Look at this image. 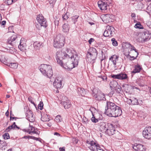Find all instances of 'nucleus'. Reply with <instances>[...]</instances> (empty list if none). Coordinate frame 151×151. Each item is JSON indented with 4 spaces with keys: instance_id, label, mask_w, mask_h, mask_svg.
I'll return each mask as SVG.
<instances>
[{
    "instance_id": "nucleus-1",
    "label": "nucleus",
    "mask_w": 151,
    "mask_h": 151,
    "mask_svg": "<svg viewBox=\"0 0 151 151\" xmlns=\"http://www.w3.org/2000/svg\"><path fill=\"white\" fill-rule=\"evenodd\" d=\"M56 59L57 63L65 69H70L77 66L79 57L72 48H66L65 51L57 52Z\"/></svg>"
},
{
    "instance_id": "nucleus-2",
    "label": "nucleus",
    "mask_w": 151,
    "mask_h": 151,
    "mask_svg": "<svg viewBox=\"0 0 151 151\" xmlns=\"http://www.w3.org/2000/svg\"><path fill=\"white\" fill-rule=\"evenodd\" d=\"M38 68L45 76L50 78L52 76L53 73L51 66L50 65L42 64Z\"/></svg>"
},
{
    "instance_id": "nucleus-3",
    "label": "nucleus",
    "mask_w": 151,
    "mask_h": 151,
    "mask_svg": "<svg viewBox=\"0 0 151 151\" xmlns=\"http://www.w3.org/2000/svg\"><path fill=\"white\" fill-rule=\"evenodd\" d=\"M116 107L117 106L114 103L107 101L104 113L108 116L112 117L113 113L115 112Z\"/></svg>"
},
{
    "instance_id": "nucleus-4",
    "label": "nucleus",
    "mask_w": 151,
    "mask_h": 151,
    "mask_svg": "<svg viewBox=\"0 0 151 151\" xmlns=\"http://www.w3.org/2000/svg\"><path fill=\"white\" fill-rule=\"evenodd\" d=\"M54 46L56 48H60L64 45L65 38L63 35H58L54 39Z\"/></svg>"
},
{
    "instance_id": "nucleus-5",
    "label": "nucleus",
    "mask_w": 151,
    "mask_h": 151,
    "mask_svg": "<svg viewBox=\"0 0 151 151\" xmlns=\"http://www.w3.org/2000/svg\"><path fill=\"white\" fill-rule=\"evenodd\" d=\"M86 145L92 151H104L99 145L93 141L87 140Z\"/></svg>"
},
{
    "instance_id": "nucleus-6",
    "label": "nucleus",
    "mask_w": 151,
    "mask_h": 151,
    "mask_svg": "<svg viewBox=\"0 0 151 151\" xmlns=\"http://www.w3.org/2000/svg\"><path fill=\"white\" fill-rule=\"evenodd\" d=\"M92 94L96 99L99 101L106 100L104 94L100 91H98L96 88L93 89Z\"/></svg>"
},
{
    "instance_id": "nucleus-7",
    "label": "nucleus",
    "mask_w": 151,
    "mask_h": 151,
    "mask_svg": "<svg viewBox=\"0 0 151 151\" xmlns=\"http://www.w3.org/2000/svg\"><path fill=\"white\" fill-rule=\"evenodd\" d=\"M151 38V32L148 31H146L141 35L139 38L140 42L143 43L149 40Z\"/></svg>"
},
{
    "instance_id": "nucleus-8",
    "label": "nucleus",
    "mask_w": 151,
    "mask_h": 151,
    "mask_svg": "<svg viewBox=\"0 0 151 151\" xmlns=\"http://www.w3.org/2000/svg\"><path fill=\"white\" fill-rule=\"evenodd\" d=\"M115 30L114 28L113 27L108 26L106 27L103 35L106 37H111L115 34Z\"/></svg>"
},
{
    "instance_id": "nucleus-9",
    "label": "nucleus",
    "mask_w": 151,
    "mask_h": 151,
    "mask_svg": "<svg viewBox=\"0 0 151 151\" xmlns=\"http://www.w3.org/2000/svg\"><path fill=\"white\" fill-rule=\"evenodd\" d=\"M106 134H107L109 136H111L114 134L116 133L117 134L119 135H120V134L118 131L115 130L114 127L113 125L111 124H109V127L108 129L105 131Z\"/></svg>"
},
{
    "instance_id": "nucleus-10",
    "label": "nucleus",
    "mask_w": 151,
    "mask_h": 151,
    "mask_svg": "<svg viewBox=\"0 0 151 151\" xmlns=\"http://www.w3.org/2000/svg\"><path fill=\"white\" fill-rule=\"evenodd\" d=\"M110 86L111 88H114L116 91L118 93H120L121 91L122 88L120 85H118L117 82L115 81L110 82Z\"/></svg>"
},
{
    "instance_id": "nucleus-11",
    "label": "nucleus",
    "mask_w": 151,
    "mask_h": 151,
    "mask_svg": "<svg viewBox=\"0 0 151 151\" xmlns=\"http://www.w3.org/2000/svg\"><path fill=\"white\" fill-rule=\"evenodd\" d=\"M143 137L148 139H151V127H146L142 132Z\"/></svg>"
},
{
    "instance_id": "nucleus-12",
    "label": "nucleus",
    "mask_w": 151,
    "mask_h": 151,
    "mask_svg": "<svg viewBox=\"0 0 151 151\" xmlns=\"http://www.w3.org/2000/svg\"><path fill=\"white\" fill-rule=\"evenodd\" d=\"M108 0H100L98 2V6L101 10H105L108 5L107 4Z\"/></svg>"
},
{
    "instance_id": "nucleus-13",
    "label": "nucleus",
    "mask_w": 151,
    "mask_h": 151,
    "mask_svg": "<svg viewBox=\"0 0 151 151\" xmlns=\"http://www.w3.org/2000/svg\"><path fill=\"white\" fill-rule=\"evenodd\" d=\"M111 77L114 79H117L119 80H124L128 78L127 75L123 73H121L117 75H112Z\"/></svg>"
},
{
    "instance_id": "nucleus-14",
    "label": "nucleus",
    "mask_w": 151,
    "mask_h": 151,
    "mask_svg": "<svg viewBox=\"0 0 151 151\" xmlns=\"http://www.w3.org/2000/svg\"><path fill=\"white\" fill-rule=\"evenodd\" d=\"M36 19L39 24H41L42 25L47 26L46 19L42 14L38 15Z\"/></svg>"
},
{
    "instance_id": "nucleus-15",
    "label": "nucleus",
    "mask_w": 151,
    "mask_h": 151,
    "mask_svg": "<svg viewBox=\"0 0 151 151\" xmlns=\"http://www.w3.org/2000/svg\"><path fill=\"white\" fill-rule=\"evenodd\" d=\"M30 127L31 128V130L30 131L29 129H23L22 130L24 132H28L29 134H39L38 132H37L38 130L37 128L35 129V127H33L32 126L30 125Z\"/></svg>"
},
{
    "instance_id": "nucleus-16",
    "label": "nucleus",
    "mask_w": 151,
    "mask_h": 151,
    "mask_svg": "<svg viewBox=\"0 0 151 151\" xmlns=\"http://www.w3.org/2000/svg\"><path fill=\"white\" fill-rule=\"evenodd\" d=\"M53 85L57 88H60L62 86V79L59 77L56 78L53 82Z\"/></svg>"
},
{
    "instance_id": "nucleus-17",
    "label": "nucleus",
    "mask_w": 151,
    "mask_h": 151,
    "mask_svg": "<svg viewBox=\"0 0 151 151\" xmlns=\"http://www.w3.org/2000/svg\"><path fill=\"white\" fill-rule=\"evenodd\" d=\"M26 118L30 122H33L35 120V117L32 111L30 110L27 111L26 113Z\"/></svg>"
},
{
    "instance_id": "nucleus-18",
    "label": "nucleus",
    "mask_w": 151,
    "mask_h": 151,
    "mask_svg": "<svg viewBox=\"0 0 151 151\" xmlns=\"http://www.w3.org/2000/svg\"><path fill=\"white\" fill-rule=\"evenodd\" d=\"M133 149L136 151H145V147L141 144H136L133 146Z\"/></svg>"
},
{
    "instance_id": "nucleus-19",
    "label": "nucleus",
    "mask_w": 151,
    "mask_h": 151,
    "mask_svg": "<svg viewBox=\"0 0 151 151\" xmlns=\"http://www.w3.org/2000/svg\"><path fill=\"white\" fill-rule=\"evenodd\" d=\"M117 108L116 109L115 112L113 113L112 117H116L119 116L122 114V111L121 108L119 106H117Z\"/></svg>"
},
{
    "instance_id": "nucleus-20",
    "label": "nucleus",
    "mask_w": 151,
    "mask_h": 151,
    "mask_svg": "<svg viewBox=\"0 0 151 151\" xmlns=\"http://www.w3.org/2000/svg\"><path fill=\"white\" fill-rule=\"evenodd\" d=\"M26 44L24 43V39L22 38L20 41L19 45L18 46L19 48L21 51H24L25 49Z\"/></svg>"
},
{
    "instance_id": "nucleus-21",
    "label": "nucleus",
    "mask_w": 151,
    "mask_h": 151,
    "mask_svg": "<svg viewBox=\"0 0 151 151\" xmlns=\"http://www.w3.org/2000/svg\"><path fill=\"white\" fill-rule=\"evenodd\" d=\"M17 39V37L16 35H13L9 38L7 42L8 44L13 46L14 45V42Z\"/></svg>"
},
{
    "instance_id": "nucleus-22",
    "label": "nucleus",
    "mask_w": 151,
    "mask_h": 151,
    "mask_svg": "<svg viewBox=\"0 0 151 151\" xmlns=\"http://www.w3.org/2000/svg\"><path fill=\"white\" fill-rule=\"evenodd\" d=\"M112 16L110 14H106L104 17L103 21L105 23H108L112 22Z\"/></svg>"
},
{
    "instance_id": "nucleus-23",
    "label": "nucleus",
    "mask_w": 151,
    "mask_h": 151,
    "mask_svg": "<svg viewBox=\"0 0 151 151\" xmlns=\"http://www.w3.org/2000/svg\"><path fill=\"white\" fill-rule=\"evenodd\" d=\"M104 122H102L100 125V129L101 131L105 132V131L108 129L109 127V124Z\"/></svg>"
},
{
    "instance_id": "nucleus-24",
    "label": "nucleus",
    "mask_w": 151,
    "mask_h": 151,
    "mask_svg": "<svg viewBox=\"0 0 151 151\" xmlns=\"http://www.w3.org/2000/svg\"><path fill=\"white\" fill-rule=\"evenodd\" d=\"M87 52H90V53L93 54V56H97V51L95 48L93 47L90 48Z\"/></svg>"
},
{
    "instance_id": "nucleus-25",
    "label": "nucleus",
    "mask_w": 151,
    "mask_h": 151,
    "mask_svg": "<svg viewBox=\"0 0 151 151\" xmlns=\"http://www.w3.org/2000/svg\"><path fill=\"white\" fill-rule=\"evenodd\" d=\"M119 58V56L114 55L112 56L110 58L109 60L113 63V64L115 65L116 64V60H117Z\"/></svg>"
},
{
    "instance_id": "nucleus-26",
    "label": "nucleus",
    "mask_w": 151,
    "mask_h": 151,
    "mask_svg": "<svg viewBox=\"0 0 151 151\" xmlns=\"http://www.w3.org/2000/svg\"><path fill=\"white\" fill-rule=\"evenodd\" d=\"M142 69V67L139 65H137L135 66L134 69L132 72V73H139Z\"/></svg>"
},
{
    "instance_id": "nucleus-27",
    "label": "nucleus",
    "mask_w": 151,
    "mask_h": 151,
    "mask_svg": "<svg viewBox=\"0 0 151 151\" xmlns=\"http://www.w3.org/2000/svg\"><path fill=\"white\" fill-rule=\"evenodd\" d=\"M69 25L66 23L64 24L62 26L63 31L65 32H67L69 31Z\"/></svg>"
},
{
    "instance_id": "nucleus-28",
    "label": "nucleus",
    "mask_w": 151,
    "mask_h": 151,
    "mask_svg": "<svg viewBox=\"0 0 151 151\" xmlns=\"http://www.w3.org/2000/svg\"><path fill=\"white\" fill-rule=\"evenodd\" d=\"M64 106V107L65 109H68L70 108L72 105L70 101L64 102L62 103Z\"/></svg>"
},
{
    "instance_id": "nucleus-29",
    "label": "nucleus",
    "mask_w": 151,
    "mask_h": 151,
    "mask_svg": "<svg viewBox=\"0 0 151 151\" xmlns=\"http://www.w3.org/2000/svg\"><path fill=\"white\" fill-rule=\"evenodd\" d=\"M7 65L10 67L14 69L17 68L18 66V64L15 63H8Z\"/></svg>"
},
{
    "instance_id": "nucleus-30",
    "label": "nucleus",
    "mask_w": 151,
    "mask_h": 151,
    "mask_svg": "<svg viewBox=\"0 0 151 151\" xmlns=\"http://www.w3.org/2000/svg\"><path fill=\"white\" fill-rule=\"evenodd\" d=\"M41 119L42 121L43 122H47L50 120L49 116L46 114H44L43 116H42Z\"/></svg>"
},
{
    "instance_id": "nucleus-31",
    "label": "nucleus",
    "mask_w": 151,
    "mask_h": 151,
    "mask_svg": "<svg viewBox=\"0 0 151 151\" xmlns=\"http://www.w3.org/2000/svg\"><path fill=\"white\" fill-rule=\"evenodd\" d=\"M86 56L87 58H90L91 60H92L95 59L97 57V56H93V54L90 52H87Z\"/></svg>"
},
{
    "instance_id": "nucleus-32",
    "label": "nucleus",
    "mask_w": 151,
    "mask_h": 151,
    "mask_svg": "<svg viewBox=\"0 0 151 151\" xmlns=\"http://www.w3.org/2000/svg\"><path fill=\"white\" fill-rule=\"evenodd\" d=\"M7 60V59L4 55H1L0 56V61L1 62L5 64V63H6Z\"/></svg>"
},
{
    "instance_id": "nucleus-33",
    "label": "nucleus",
    "mask_w": 151,
    "mask_h": 151,
    "mask_svg": "<svg viewBox=\"0 0 151 151\" xmlns=\"http://www.w3.org/2000/svg\"><path fill=\"white\" fill-rule=\"evenodd\" d=\"M134 53L135 54V56H131L129 55L128 57L129 58V59L130 60H133L136 59V58L137 57V56L138 55V53H136V52H134Z\"/></svg>"
},
{
    "instance_id": "nucleus-34",
    "label": "nucleus",
    "mask_w": 151,
    "mask_h": 151,
    "mask_svg": "<svg viewBox=\"0 0 151 151\" xmlns=\"http://www.w3.org/2000/svg\"><path fill=\"white\" fill-rule=\"evenodd\" d=\"M78 17V16L75 15L71 17L72 22L74 24H75L77 21V19Z\"/></svg>"
},
{
    "instance_id": "nucleus-35",
    "label": "nucleus",
    "mask_w": 151,
    "mask_h": 151,
    "mask_svg": "<svg viewBox=\"0 0 151 151\" xmlns=\"http://www.w3.org/2000/svg\"><path fill=\"white\" fill-rule=\"evenodd\" d=\"M129 100L131 102V103L132 105H137L138 104V100L135 98L132 100L131 99H129Z\"/></svg>"
},
{
    "instance_id": "nucleus-36",
    "label": "nucleus",
    "mask_w": 151,
    "mask_h": 151,
    "mask_svg": "<svg viewBox=\"0 0 151 151\" xmlns=\"http://www.w3.org/2000/svg\"><path fill=\"white\" fill-rule=\"evenodd\" d=\"M131 44L129 43L126 42L125 43L122 45V47H124V48H129L130 47Z\"/></svg>"
},
{
    "instance_id": "nucleus-37",
    "label": "nucleus",
    "mask_w": 151,
    "mask_h": 151,
    "mask_svg": "<svg viewBox=\"0 0 151 151\" xmlns=\"http://www.w3.org/2000/svg\"><path fill=\"white\" fill-rule=\"evenodd\" d=\"M47 26H43L41 24H39L36 23L35 24V26L36 28L37 29H38L40 30L41 29V28L42 27H46Z\"/></svg>"
},
{
    "instance_id": "nucleus-38",
    "label": "nucleus",
    "mask_w": 151,
    "mask_h": 151,
    "mask_svg": "<svg viewBox=\"0 0 151 151\" xmlns=\"http://www.w3.org/2000/svg\"><path fill=\"white\" fill-rule=\"evenodd\" d=\"M134 27L136 28H138L139 29H143V26L141 25L140 22L137 23L135 24Z\"/></svg>"
},
{
    "instance_id": "nucleus-39",
    "label": "nucleus",
    "mask_w": 151,
    "mask_h": 151,
    "mask_svg": "<svg viewBox=\"0 0 151 151\" xmlns=\"http://www.w3.org/2000/svg\"><path fill=\"white\" fill-rule=\"evenodd\" d=\"M93 117L91 118V121L94 123H96L98 122V119H96L95 118L94 116V115L93 114V113L92 111H91Z\"/></svg>"
},
{
    "instance_id": "nucleus-40",
    "label": "nucleus",
    "mask_w": 151,
    "mask_h": 151,
    "mask_svg": "<svg viewBox=\"0 0 151 151\" xmlns=\"http://www.w3.org/2000/svg\"><path fill=\"white\" fill-rule=\"evenodd\" d=\"M23 138H25V139L27 138L28 139H29V138H30V139H33L34 140H38V138H37L36 137L34 136H25L23 137Z\"/></svg>"
},
{
    "instance_id": "nucleus-41",
    "label": "nucleus",
    "mask_w": 151,
    "mask_h": 151,
    "mask_svg": "<svg viewBox=\"0 0 151 151\" xmlns=\"http://www.w3.org/2000/svg\"><path fill=\"white\" fill-rule=\"evenodd\" d=\"M62 120L61 116L60 115H58L56 116L55 118V120L57 122H59L61 121Z\"/></svg>"
},
{
    "instance_id": "nucleus-42",
    "label": "nucleus",
    "mask_w": 151,
    "mask_h": 151,
    "mask_svg": "<svg viewBox=\"0 0 151 151\" xmlns=\"http://www.w3.org/2000/svg\"><path fill=\"white\" fill-rule=\"evenodd\" d=\"M3 137L5 139H7L10 138L9 134L7 133L4 134L3 135Z\"/></svg>"
},
{
    "instance_id": "nucleus-43",
    "label": "nucleus",
    "mask_w": 151,
    "mask_h": 151,
    "mask_svg": "<svg viewBox=\"0 0 151 151\" xmlns=\"http://www.w3.org/2000/svg\"><path fill=\"white\" fill-rule=\"evenodd\" d=\"M111 41L112 42V44L114 46H117V42L115 38H112L111 39Z\"/></svg>"
},
{
    "instance_id": "nucleus-44",
    "label": "nucleus",
    "mask_w": 151,
    "mask_h": 151,
    "mask_svg": "<svg viewBox=\"0 0 151 151\" xmlns=\"http://www.w3.org/2000/svg\"><path fill=\"white\" fill-rule=\"evenodd\" d=\"M1 145H2L3 147H1V146H0V148H1L3 150V147H4V149H5V148L4 147L6 146L7 145V143L5 141H1Z\"/></svg>"
},
{
    "instance_id": "nucleus-45",
    "label": "nucleus",
    "mask_w": 151,
    "mask_h": 151,
    "mask_svg": "<svg viewBox=\"0 0 151 151\" xmlns=\"http://www.w3.org/2000/svg\"><path fill=\"white\" fill-rule=\"evenodd\" d=\"M18 0H6V2L8 5L12 4L13 3H14Z\"/></svg>"
},
{
    "instance_id": "nucleus-46",
    "label": "nucleus",
    "mask_w": 151,
    "mask_h": 151,
    "mask_svg": "<svg viewBox=\"0 0 151 151\" xmlns=\"http://www.w3.org/2000/svg\"><path fill=\"white\" fill-rule=\"evenodd\" d=\"M43 102L42 101H40L38 106V108L40 110H42L43 108Z\"/></svg>"
},
{
    "instance_id": "nucleus-47",
    "label": "nucleus",
    "mask_w": 151,
    "mask_h": 151,
    "mask_svg": "<svg viewBox=\"0 0 151 151\" xmlns=\"http://www.w3.org/2000/svg\"><path fill=\"white\" fill-rule=\"evenodd\" d=\"M59 20L60 19L58 18H56L55 20L54 21V23L55 26V27H56V26H57V27H58V26L59 23Z\"/></svg>"
},
{
    "instance_id": "nucleus-48",
    "label": "nucleus",
    "mask_w": 151,
    "mask_h": 151,
    "mask_svg": "<svg viewBox=\"0 0 151 151\" xmlns=\"http://www.w3.org/2000/svg\"><path fill=\"white\" fill-rule=\"evenodd\" d=\"M32 96H29L28 97V99L29 101L32 104H33L35 106V104L34 102L32 101Z\"/></svg>"
},
{
    "instance_id": "nucleus-49",
    "label": "nucleus",
    "mask_w": 151,
    "mask_h": 151,
    "mask_svg": "<svg viewBox=\"0 0 151 151\" xmlns=\"http://www.w3.org/2000/svg\"><path fill=\"white\" fill-rule=\"evenodd\" d=\"M131 47L130 51L132 50H134L135 51L134 52H136V53H138L137 51V50L135 48V47L132 45H131V46L130 47Z\"/></svg>"
},
{
    "instance_id": "nucleus-50",
    "label": "nucleus",
    "mask_w": 151,
    "mask_h": 151,
    "mask_svg": "<svg viewBox=\"0 0 151 151\" xmlns=\"http://www.w3.org/2000/svg\"><path fill=\"white\" fill-rule=\"evenodd\" d=\"M62 17L63 18V20H67L68 18V17L67 15V14L65 13L64 15H63L62 16Z\"/></svg>"
},
{
    "instance_id": "nucleus-51",
    "label": "nucleus",
    "mask_w": 151,
    "mask_h": 151,
    "mask_svg": "<svg viewBox=\"0 0 151 151\" xmlns=\"http://www.w3.org/2000/svg\"><path fill=\"white\" fill-rule=\"evenodd\" d=\"M56 0H48L50 4H52V6H53V5L55 3Z\"/></svg>"
},
{
    "instance_id": "nucleus-52",
    "label": "nucleus",
    "mask_w": 151,
    "mask_h": 151,
    "mask_svg": "<svg viewBox=\"0 0 151 151\" xmlns=\"http://www.w3.org/2000/svg\"><path fill=\"white\" fill-rule=\"evenodd\" d=\"M78 140L77 139L73 138V141L74 143L77 144L78 143Z\"/></svg>"
},
{
    "instance_id": "nucleus-53",
    "label": "nucleus",
    "mask_w": 151,
    "mask_h": 151,
    "mask_svg": "<svg viewBox=\"0 0 151 151\" xmlns=\"http://www.w3.org/2000/svg\"><path fill=\"white\" fill-rule=\"evenodd\" d=\"M94 41V39L92 38H91L88 40V42L90 44H91V43Z\"/></svg>"
},
{
    "instance_id": "nucleus-54",
    "label": "nucleus",
    "mask_w": 151,
    "mask_h": 151,
    "mask_svg": "<svg viewBox=\"0 0 151 151\" xmlns=\"http://www.w3.org/2000/svg\"><path fill=\"white\" fill-rule=\"evenodd\" d=\"M11 129H12L10 128V127L9 126L5 130V132H9Z\"/></svg>"
},
{
    "instance_id": "nucleus-55",
    "label": "nucleus",
    "mask_w": 151,
    "mask_h": 151,
    "mask_svg": "<svg viewBox=\"0 0 151 151\" xmlns=\"http://www.w3.org/2000/svg\"><path fill=\"white\" fill-rule=\"evenodd\" d=\"M54 134L55 135H56L58 137L60 136L61 137H62V136L61 135V134H60L57 132H55Z\"/></svg>"
},
{
    "instance_id": "nucleus-56",
    "label": "nucleus",
    "mask_w": 151,
    "mask_h": 151,
    "mask_svg": "<svg viewBox=\"0 0 151 151\" xmlns=\"http://www.w3.org/2000/svg\"><path fill=\"white\" fill-rule=\"evenodd\" d=\"M59 149L60 151H65V147H60Z\"/></svg>"
},
{
    "instance_id": "nucleus-57",
    "label": "nucleus",
    "mask_w": 151,
    "mask_h": 151,
    "mask_svg": "<svg viewBox=\"0 0 151 151\" xmlns=\"http://www.w3.org/2000/svg\"><path fill=\"white\" fill-rule=\"evenodd\" d=\"M13 125L14 126V129L15 128H17L18 129H19L20 128L18 127L16 124L15 122H14L13 123Z\"/></svg>"
},
{
    "instance_id": "nucleus-58",
    "label": "nucleus",
    "mask_w": 151,
    "mask_h": 151,
    "mask_svg": "<svg viewBox=\"0 0 151 151\" xmlns=\"http://www.w3.org/2000/svg\"><path fill=\"white\" fill-rule=\"evenodd\" d=\"M98 78H101V79H102V80L104 81H106L107 78H104L103 77H102L101 76L100 77V76H98Z\"/></svg>"
},
{
    "instance_id": "nucleus-59",
    "label": "nucleus",
    "mask_w": 151,
    "mask_h": 151,
    "mask_svg": "<svg viewBox=\"0 0 151 151\" xmlns=\"http://www.w3.org/2000/svg\"><path fill=\"white\" fill-rule=\"evenodd\" d=\"M147 9L150 12H151V6L149 5L147 7Z\"/></svg>"
},
{
    "instance_id": "nucleus-60",
    "label": "nucleus",
    "mask_w": 151,
    "mask_h": 151,
    "mask_svg": "<svg viewBox=\"0 0 151 151\" xmlns=\"http://www.w3.org/2000/svg\"><path fill=\"white\" fill-rule=\"evenodd\" d=\"M6 23V21H3L2 22L1 24V25H4Z\"/></svg>"
},
{
    "instance_id": "nucleus-61",
    "label": "nucleus",
    "mask_w": 151,
    "mask_h": 151,
    "mask_svg": "<svg viewBox=\"0 0 151 151\" xmlns=\"http://www.w3.org/2000/svg\"><path fill=\"white\" fill-rule=\"evenodd\" d=\"M114 93V91H112L110 92L109 93V96H111L113 95V94Z\"/></svg>"
},
{
    "instance_id": "nucleus-62",
    "label": "nucleus",
    "mask_w": 151,
    "mask_h": 151,
    "mask_svg": "<svg viewBox=\"0 0 151 151\" xmlns=\"http://www.w3.org/2000/svg\"><path fill=\"white\" fill-rule=\"evenodd\" d=\"M17 118L15 117H12L11 116H10V120H11L12 119H15V120H16V119Z\"/></svg>"
},
{
    "instance_id": "nucleus-63",
    "label": "nucleus",
    "mask_w": 151,
    "mask_h": 151,
    "mask_svg": "<svg viewBox=\"0 0 151 151\" xmlns=\"http://www.w3.org/2000/svg\"><path fill=\"white\" fill-rule=\"evenodd\" d=\"M136 16V15L135 13H132L131 14V17H135Z\"/></svg>"
},
{
    "instance_id": "nucleus-64",
    "label": "nucleus",
    "mask_w": 151,
    "mask_h": 151,
    "mask_svg": "<svg viewBox=\"0 0 151 151\" xmlns=\"http://www.w3.org/2000/svg\"><path fill=\"white\" fill-rule=\"evenodd\" d=\"M5 115L7 116H8L9 115V112L8 110H7L5 113Z\"/></svg>"
}]
</instances>
